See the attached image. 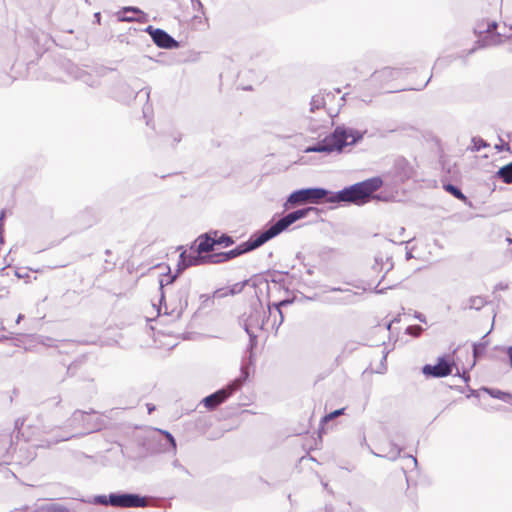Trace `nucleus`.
I'll return each instance as SVG.
<instances>
[{
    "label": "nucleus",
    "instance_id": "obj_1",
    "mask_svg": "<svg viewBox=\"0 0 512 512\" xmlns=\"http://www.w3.org/2000/svg\"><path fill=\"white\" fill-rule=\"evenodd\" d=\"M95 413L93 409L89 411L75 410L67 419L65 426L59 428L61 433L55 435V437L49 441V444H57L100 430L103 426V421L100 418L92 419L90 417Z\"/></svg>",
    "mask_w": 512,
    "mask_h": 512
},
{
    "label": "nucleus",
    "instance_id": "obj_2",
    "mask_svg": "<svg viewBox=\"0 0 512 512\" xmlns=\"http://www.w3.org/2000/svg\"><path fill=\"white\" fill-rule=\"evenodd\" d=\"M363 135L353 129L345 127H336L333 133L326 136L323 140L305 149L307 153H331L341 152L345 146L353 145L361 140Z\"/></svg>",
    "mask_w": 512,
    "mask_h": 512
},
{
    "label": "nucleus",
    "instance_id": "obj_3",
    "mask_svg": "<svg viewBox=\"0 0 512 512\" xmlns=\"http://www.w3.org/2000/svg\"><path fill=\"white\" fill-rule=\"evenodd\" d=\"M166 281L160 279L159 289L161 291L160 305L164 302L165 315L171 317V321H176L181 318L184 310L188 306V297L190 294V284L181 286L175 294L165 302L164 286Z\"/></svg>",
    "mask_w": 512,
    "mask_h": 512
},
{
    "label": "nucleus",
    "instance_id": "obj_4",
    "mask_svg": "<svg viewBox=\"0 0 512 512\" xmlns=\"http://www.w3.org/2000/svg\"><path fill=\"white\" fill-rule=\"evenodd\" d=\"M318 211V208L312 206L297 209L284 215L276 222L266 225L262 232L265 235L267 241H269L285 231L290 225L297 222L298 220L308 217L311 213L317 215Z\"/></svg>",
    "mask_w": 512,
    "mask_h": 512
},
{
    "label": "nucleus",
    "instance_id": "obj_5",
    "mask_svg": "<svg viewBox=\"0 0 512 512\" xmlns=\"http://www.w3.org/2000/svg\"><path fill=\"white\" fill-rule=\"evenodd\" d=\"M265 323V311L263 310L262 303L259 299L251 304L250 313L246 319L243 320V328L249 336L248 350L250 352L249 359L251 360L253 349L257 345V334L254 329H262Z\"/></svg>",
    "mask_w": 512,
    "mask_h": 512
},
{
    "label": "nucleus",
    "instance_id": "obj_6",
    "mask_svg": "<svg viewBox=\"0 0 512 512\" xmlns=\"http://www.w3.org/2000/svg\"><path fill=\"white\" fill-rule=\"evenodd\" d=\"M329 195V190L322 187H309L293 191L284 203L285 209L307 203L319 204L325 202V197Z\"/></svg>",
    "mask_w": 512,
    "mask_h": 512
},
{
    "label": "nucleus",
    "instance_id": "obj_7",
    "mask_svg": "<svg viewBox=\"0 0 512 512\" xmlns=\"http://www.w3.org/2000/svg\"><path fill=\"white\" fill-rule=\"evenodd\" d=\"M248 370L245 367H241V375L240 377L234 379L230 383H228L225 387L217 390L216 392L206 396L202 402L206 408L209 410L215 409L217 406L225 402L231 395H233L236 391H238L244 382L248 378Z\"/></svg>",
    "mask_w": 512,
    "mask_h": 512
},
{
    "label": "nucleus",
    "instance_id": "obj_8",
    "mask_svg": "<svg viewBox=\"0 0 512 512\" xmlns=\"http://www.w3.org/2000/svg\"><path fill=\"white\" fill-rule=\"evenodd\" d=\"M383 185V180L379 176L357 182L349 186L352 204L363 205L374 198V193Z\"/></svg>",
    "mask_w": 512,
    "mask_h": 512
},
{
    "label": "nucleus",
    "instance_id": "obj_9",
    "mask_svg": "<svg viewBox=\"0 0 512 512\" xmlns=\"http://www.w3.org/2000/svg\"><path fill=\"white\" fill-rule=\"evenodd\" d=\"M266 242H268V241H267L265 235L263 234L262 230L257 231L255 233H253L247 241L242 242L234 249H231L226 252H222L224 260L227 262L231 259L239 257L245 253H248L250 251H253V250L259 248Z\"/></svg>",
    "mask_w": 512,
    "mask_h": 512
},
{
    "label": "nucleus",
    "instance_id": "obj_10",
    "mask_svg": "<svg viewBox=\"0 0 512 512\" xmlns=\"http://www.w3.org/2000/svg\"><path fill=\"white\" fill-rule=\"evenodd\" d=\"M109 501L116 508H143L148 505L146 497L128 492L110 493Z\"/></svg>",
    "mask_w": 512,
    "mask_h": 512
},
{
    "label": "nucleus",
    "instance_id": "obj_11",
    "mask_svg": "<svg viewBox=\"0 0 512 512\" xmlns=\"http://www.w3.org/2000/svg\"><path fill=\"white\" fill-rule=\"evenodd\" d=\"M198 265H203V255H199V254H196V255H192V254H187L186 251H183L180 253L179 255V261H178V265H177V272L175 275L173 276H170L169 273L166 274L167 276V280H166V285H169L171 283H173L176 279V277L181 273L183 272L185 269L191 267V266H198ZM168 268V272H170V268Z\"/></svg>",
    "mask_w": 512,
    "mask_h": 512
},
{
    "label": "nucleus",
    "instance_id": "obj_12",
    "mask_svg": "<svg viewBox=\"0 0 512 512\" xmlns=\"http://www.w3.org/2000/svg\"><path fill=\"white\" fill-rule=\"evenodd\" d=\"M426 377L442 378L452 373V363L445 357H439L435 365L426 364L422 368Z\"/></svg>",
    "mask_w": 512,
    "mask_h": 512
},
{
    "label": "nucleus",
    "instance_id": "obj_13",
    "mask_svg": "<svg viewBox=\"0 0 512 512\" xmlns=\"http://www.w3.org/2000/svg\"><path fill=\"white\" fill-rule=\"evenodd\" d=\"M146 31L150 34L153 42L160 48L177 49L180 46L179 42L163 29L148 26Z\"/></svg>",
    "mask_w": 512,
    "mask_h": 512
},
{
    "label": "nucleus",
    "instance_id": "obj_14",
    "mask_svg": "<svg viewBox=\"0 0 512 512\" xmlns=\"http://www.w3.org/2000/svg\"><path fill=\"white\" fill-rule=\"evenodd\" d=\"M219 234L218 230H210L206 233L201 234L195 240L194 245L191 246V249L196 246L195 251L199 255H204V253H209L214 250L216 246V241L214 240V236Z\"/></svg>",
    "mask_w": 512,
    "mask_h": 512
},
{
    "label": "nucleus",
    "instance_id": "obj_15",
    "mask_svg": "<svg viewBox=\"0 0 512 512\" xmlns=\"http://www.w3.org/2000/svg\"><path fill=\"white\" fill-rule=\"evenodd\" d=\"M403 71L398 68L384 67L380 70L375 71L371 75V81L378 82L381 85L388 84L390 81L401 77Z\"/></svg>",
    "mask_w": 512,
    "mask_h": 512
},
{
    "label": "nucleus",
    "instance_id": "obj_16",
    "mask_svg": "<svg viewBox=\"0 0 512 512\" xmlns=\"http://www.w3.org/2000/svg\"><path fill=\"white\" fill-rule=\"evenodd\" d=\"M394 169L396 175L400 178V180L404 181L412 177L413 175V167L409 163L407 159L404 157H398L394 162Z\"/></svg>",
    "mask_w": 512,
    "mask_h": 512
},
{
    "label": "nucleus",
    "instance_id": "obj_17",
    "mask_svg": "<svg viewBox=\"0 0 512 512\" xmlns=\"http://www.w3.org/2000/svg\"><path fill=\"white\" fill-rule=\"evenodd\" d=\"M61 69L66 73L69 79L78 80L87 76L86 70L69 60L61 63Z\"/></svg>",
    "mask_w": 512,
    "mask_h": 512
},
{
    "label": "nucleus",
    "instance_id": "obj_18",
    "mask_svg": "<svg viewBox=\"0 0 512 512\" xmlns=\"http://www.w3.org/2000/svg\"><path fill=\"white\" fill-rule=\"evenodd\" d=\"M327 203H352L349 186L344 187L337 192L329 191V195L325 197Z\"/></svg>",
    "mask_w": 512,
    "mask_h": 512
},
{
    "label": "nucleus",
    "instance_id": "obj_19",
    "mask_svg": "<svg viewBox=\"0 0 512 512\" xmlns=\"http://www.w3.org/2000/svg\"><path fill=\"white\" fill-rule=\"evenodd\" d=\"M157 432L163 435L165 438V443L163 444L162 451L165 453H172L173 455H176L177 444L174 436L170 432L162 429H157Z\"/></svg>",
    "mask_w": 512,
    "mask_h": 512
},
{
    "label": "nucleus",
    "instance_id": "obj_20",
    "mask_svg": "<svg viewBox=\"0 0 512 512\" xmlns=\"http://www.w3.org/2000/svg\"><path fill=\"white\" fill-rule=\"evenodd\" d=\"M393 261L390 256H383L381 254L377 255L375 257V264L373 266V269L376 271H382L385 270V273H388L390 270L393 269Z\"/></svg>",
    "mask_w": 512,
    "mask_h": 512
},
{
    "label": "nucleus",
    "instance_id": "obj_21",
    "mask_svg": "<svg viewBox=\"0 0 512 512\" xmlns=\"http://www.w3.org/2000/svg\"><path fill=\"white\" fill-rule=\"evenodd\" d=\"M380 450L381 453H375V455L378 457L387 458L391 461L396 460L401 453V448L394 443H389V449L387 451L385 448H381Z\"/></svg>",
    "mask_w": 512,
    "mask_h": 512
},
{
    "label": "nucleus",
    "instance_id": "obj_22",
    "mask_svg": "<svg viewBox=\"0 0 512 512\" xmlns=\"http://www.w3.org/2000/svg\"><path fill=\"white\" fill-rule=\"evenodd\" d=\"M494 178L502 180L505 184L512 183V161L501 167L494 175Z\"/></svg>",
    "mask_w": 512,
    "mask_h": 512
},
{
    "label": "nucleus",
    "instance_id": "obj_23",
    "mask_svg": "<svg viewBox=\"0 0 512 512\" xmlns=\"http://www.w3.org/2000/svg\"><path fill=\"white\" fill-rule=\"evenodd\" d=\"M486 304H488V301L483 296H471L466 304L463 306V309H474V310H480L482 309Z\"/></svg>",
    "mask_w": 512,
    "mask_h": 512
},
{
    "label": "nucleus",
    "instance_id": "obj_24",
    "mask_svg": "<svg viewBox=\"0 0 512 512\" xmlns=\"http://www.w3.org/2000/svg\"><path fill=\"white\" fill-rule=\"evenodd\" d=\"M483 391L488 393L491 397L500 399L502 401L508 402L509 400H512V395L508 392H504L498 389L483 387Z\"/></svg>",
    "mask_w": 512,
    "mask_h": 512
},
{
    "label": "nucleus",
    "instance_id": "obj_25",
    "mask_svg": "<svg viewBox=\"0 0 512 512\" xmlns=\"http://www.w3.org/2000/svg\"><path fill=\"white\" fill-rule=\"evenodd\" d=\"M293 302V300H290V299H284V300H281L277 303H274L272 306H268V310H269V313H271V309L272 307L276 310V312L278 313L279 315V321L276 325V329H278V327L282 324L283 320H284V316H283V313H282V310L281 308L283 306H287L289 304H291Z\"/></svg>",
    "mask_w": 512,
    "mask_h": 512
},
{
    "label": "nucleus",
    "instance_id": "obj_26",
    "mask_svg": "<svg viewBox=\"0 0 512 512\" xmlns=\"http://www.w3.org/2000/svg\"><path fill=\"white\" fill-rule=\"evenodd\" d=\"M443 188L446 192L453 195L456 199L461 200L463 202L467 201V197L464 195V193L461 191V189L451 183H445L443 184Z\"/></svg>",
    "mask_w": 512,
    "mask_h": 512
},
{
    "label": "nucleus",
    "instance_id": "obj_27",
    "mask_svg": "<svg viewBox=\"0 0 512 512\" xmlns=\"http://www.w3.org/2000/svg\"><path fill=\"white\" fill-rule=\"evenodd\" d=\"M224 262L226 261L224 260L222 252L203 255V264H219Z\"/></svg>",
    "mask_w": 512,
    "mask_h": 512
},
{
    "label": "nucleus",
    "instance_id": "obj_28",
    "mask_svg": "<svg viewBox=\"0 0 512 512\" xmlns=\"http://www.w3.org/2000/svg\"><path fill=\"white\" fill-rule=\"evenodd\" d=\"M214 240L216 241V245H221L223 247H229L235 243L233 237L227 234H218L217 236H214Z\"/></svg>",
    "mask_w": 512,
    "mask_h": 512
},
{
    "label": "nucleus",
    "instance_id": "obj_29",
    "mask_svg": "<svg viewBox=\"0 0 512 512\" xmlns=\"http://www.w3.org/2000/svg\"><path fill=\"white\" fill-rule=\"evenodd\" d=\"M325 105L324 97L321 94H316L311 98L310 111L315 112Z\"/></svg>",
    "mask_w": 512,
    "mask_h": 512
},
{
    "label": "nucleus",
    "instance_id": "obj_30",
    "mask_svg": "<svg viewBox=\"0 0 512 512\" xmlns=\"http://www.w3.org/2000/svg\"><path fill=\"white\" fill-rule=\"evenodd\" d=\"M192 24L195 27L199 28L208 26V18L206 17L205 12H203V14L198 13L194 15L192 19Z\"/></svg>",
    "mask_w": 512,
    "mask_h": 512
},
{
    "label": "nucleus",
    "instance_id": "obj_31",
    "mask_svg": "<svg viewBox=\"0 0 512 512\" xmlns=\"http://www.w3.org/2000/svg\"><path fill=\"white\" fill-rule=\"evenodd\" d=\"M483 42L485 45H499L501 40V34L493 33L484 37Z\"/></svg>",
    "mask_w": 512,
    "mask_h": 512
},
{
    "label": "nucleus",
    "instance_id": "obj_32",
    "mask_svg": "<svg viewBox=\"0 0 512 512\" xmlns=\"http://www.w3.org/2000/svg\"><path fill=\"white\" fill-rule=\"evenodd\" d=\"M110 494L109 495H96L94 496L92 503L96 505H104V506H111V502L109 501Z\"/></svg>",
    "mask_w": 512,
    "mask_h": 512
},
{
    "label": "nucleus",
    "instance_id": "obj_33",
    "mask_svg": "<svg viewBox=\"0 0 512 512\" xmlns=\"http://www.w3.org/2000/svg\"><path fill=\"white\" fill-rule=\"evenodd\" d=\"M37 341L38 343H40L41 345L43 346H46V347H56V340L51 338V337H48V336H37Z\"/></svg>",
    "mask_w": 512,
    "mask_h": 512
},
{
    "label": "nucleus",
    "instance_id": "obj_34",
    "mask_svg": "<svg viewBox=\"0 0 512 512\" xmlns=\"http://www.w3.org/2000/svg\"><path fill=\"white\" fill-rule=\"evenodd\" d=\"M487 346V342L474 343L473 344V357L475 359L479 358L485 351Z\"/></svg>",
    "mask_w": 512,
    "mask_h": 512
},
{
    "label": "nucleus",
    "instance_id": "obj_35",
    "mask_svg": "<svg viewBox=\"0 0 512 512\" xmlns=\"http://www.w3.org/2000/svg\"><path fill=\"white\" fill-rule=\"evenodd\" d=\"M79 80L83 81L90 87H97L100 83L99 79L96 76H93L88 72L86 77L80 78Z\"/></svg>",
    "mask_w": 512,
    "mask_h": 512
},
{
    "label": "nucleus",
    "instance_id": "obj_36",
    "mask_svg": "<svg viewBox=\"0 0 512 512\" xmlns=\"http://www.w3.org/2000/svg\"><path fill=\"white\" fill-rule=\"evenodd\" d=\"M423 328L420 325H410L406 328L405 333L414 337L420 336Z\"/></svg>",
    "mask_w": 512,
    "mask_h": 512
},
{
    "label": "nucleus",
    "instance_id": "obj_37",
    "mask_svg": "<svg viewBox=\"0 0 512 512\" xmlns=\"http://www.w3.org/2000/svg\"><path fill=\"white\" fill-rule=\"evenodd\" d=\"M344 408H341V409H337L327 415H325L323 418H322V422H328L330 420H333L335 419L336 417L342 415L344 413Z\"/></svg>",
    "mask_w": 512,
    "mask_h": 512
},
{
    "label": "nucleus",
    "instance_id": "obj_38",
    "mask_svg": "<svg viewBox=\"0 0 512 512\" xmlns=\"http://www.w3.org/2000/svg\"><path fill=\"white\" fill-rule=\"evenodd\" d=\"M497 26H498V24L495 21L488 22L487 23V27L485 29V32H487L488 35L493 34V32L496 30ZM475 31L478 32V33L484 32V30H482L480 28L478 30H475Z\"/></svg>",
    "mask_w": 512,
    "mask_h": 512
},
{
    "label": "nucleus",
    "instance_id": "obj_39",
    "mask_svg": "<svg viewBox=\"0 0 512 512\" xmlns=\"http://www.w3.org/2000/svg\"><path fill=\"white\" fill-rule=\"evenodd\" d=\"M191 3L193 10L197 13L203 14V12H205L204 6L200 0H191Z\"/></svg>",
    "mask_w": 512,
    "mask_h": 512
},
{
    "label": "nucleus",
    "instance_id": "obj_40",
    "mask_svg": "<svg viewBox=\"0 0 512 512\" xmlns=\"http://www.w3.org/2000/svg\"><path fill=\"white\" fill-rule=\"evenodd\" d=\"M473 143L476 151L487 146V143L482 138H473Z\"/></svg>",
    "mask_w": 512,
    "mask_h": 512
},
{
    "label": "nucleus",
    "instance_id": "obj_41",
    "mask_svg": "<svg viewBox=\"0 0 512 512\" xmlns=\"http://www.w3.org/2000/svg\"><path fill=\"white\" fill-rule=\"evenodd\" d=\"M4 217H5V211H1L0 212V244H3V242H4V237H3V232H4L3 220H4Z\"/></svg>",
    "mask_w": 512,
    "mask_h": 512
},
{
    "label": "nucleus",
    "instance_id": "obj_42",
    "mask_svg": "<svg viewBox=\"0 0 512 512\" xmlns=\"http://www.w3.org/2000/svg\"><path fill=\"white\" fill-rule=\"evenodd\" d=\"M128 12H132L134 14H140L143 16V12L137 8V7H125L123 8V13H128Z\"/></svg>",
    "mask_w": 512,
    "mask_h": 512
},
{
    "label": "nucleus",
    "instance_id": "obj_43",
    "mask_svg": "<svg viewBox=\"0 0 512 512\" xmlns=\"http://www.w3.org/2000/svg\"><path fill=\"white\" fill-rule=\"evenodd\" d=\"M495 148L497 150H499V151H503V150L509 151L510 150L509 144L508 143H504V142H502L499 145H496Z\"/></svg>",
    "mask_w": 512,
    "mask_h": 512
},
{
    "label": "nucleus",
    "instance_id": "obj_44",
    "mask_svg": "<svg viewBox=\"0 0 512 512\" xmlns=\"http://www.w3.org/2000/svg\"><path fill=\"white\" fill-rule=\"evenodd\" d=\"M172 465H173L174 468H177V469H180V470H182L184 472H187L186 468L183 465H181V463L177 459H175L172 462Z\"/></svg>",
    "mask_w": 512,
    "mask_h": 512
},
{
    "label": "nucleus",
    "instance_id": "obj_45",
    "mask_svg": "<svg viewBox=\"0 0 512 512\" xmlns=\"http://www.w3.org/2000/svg\"><path fill=\"white\" fill-rule=\"evenodd\" d=\"M414 317L422 323H426V317L420 312H415Z\"/></svg>",
    "mask_w": 512,
    "mask_h": 512
},
{
    "label": "nucleus",
    "instance_id": "obj_46",
    "mask_svg": "<svg viewBox=\"0 0 512 512\" xmlns=\"http://www.w3.org/2000/svg\"><path fill=\"white\" fill-rule=\"evenodd\" d=\"M120 20L121 21L132 22V21H139L140 19L139 18H135V17L122 16V17H120Z\"/></svg>",
    "mask_w": 512,
    "mask_h": 512
},
{
    "label": "nucleus",
    "instance_id": "obj_47",
    "mask_svg": "<svg viewBox=\"0 0 512 512\" xmlns=\"http://www.w3.org/2000/svg\"><path fill=\"white\" fill-rule=\"evenodd\" d=\"M506 352H507L508 357H509V364L512 367V346L506 348Z\"/></svg>",
    "mask_w": 512,
    "mask_h": 512
},
{
    "label": "nucleus",
    "instance_id": "obj_48",
    "mask_svg": "<svg viewBox=\"0 0 512 512\" xmlns=\"http://www.w3.org/2000/svg\"><path fill=\"white\" fill-rule=\"evenodd\" d=\"M51 512H69V510L63 507H55L51 510Z\"/></svg>",
    "mask_w": 512,
    "mask_h": 512
},
{
    "label": "nucleus",
    "instance_id": "obj_49",
    "mask_svg": "<svg viewBox=\"0 0 512 512\" xmlns=\"http://www.w3.org/2000/svg\"><path fill=\"white\" fill-rule=\"evenodd\" d=\"M148 413L151 414L155 410V406L152 404H147Z\"/></svg>",
    "mask_w": 512,
    "mask_h": 512
},
{
    "label": "nucleus",
    "instance_id": "obj_50",
    "mask_svg": "<svg viewBox=\"0 0 512 512\" xmlns=\"http://www.w3.org/2000/svg\"><path fill=\"white\" fill-rule=\"evenodd\" d=\"M327 291L336 292V291H342V289L339 287H332V288H329Z\"/></svg>",
    "mask_w": 512,
    "mask_h": 512
},
{
    "label": "nucleus",
    "instance_id": "obj_51",
    "mask_svg": "<svg viewBox=\"0 0 512 512\" xmlns=\"http://www.w3.org/2000/svg\"><path fill=\"white\" fill-rule=\"evenodd\" d=\"M411 258H413L412 252L411 251L406 252V259L409 260Z\"/></svg>",
    "mask_w": 512,
    "mask_h": 512
},
{
    "label": "nucleus",
    "instance_id": "obj_52",
    "mask_svg": "<svg viewBox=\"0 0 512 512\" xmlns=\"http://www.w3.org/2000/svg\"><path fill=\"white\" fill-rule=\"evenodd\" d=\"M24 318V315L23 314H19L17 319H16V323H20V321Z\"/></svg>",
    "mask_w": 512,
    "mask_h": 512
},
{
    "label": "nucleus",
    "instance_id": "obj_53",
    "mask_svg": "<svg viewBox=\"0 0 512 512\" xmlns=\"http://www.w3.org/2000/svg\"><path fill=\"white\" fill-rule=\"evenodd\" d=\"M396 321H398V319H397V318H395L393 321H390V322L387 324L386 328H387L388 330H390L392 323H393V322H396Z\"/></svg>",
    "mask_w": 512,
    "mask_h": 512
},
{
    "label": "nucleus",
    "instance_id": "obj_54",
    "mask_svg": "<svg viewBox=\"0 0 512 512\" xmlns=\"http://www.w3.org/2000/svg\"><path fill=\"white\" fill-rule=\"evenodd\" d=\"M387 289H388V288H381V289H377V290H376V293H378V294H382V293H384V291H385V290H387Z\"/></svg>",
    "mask_w": 512,
    "mask_h": 512
},
{
    "label": "nucleus",
    "instance_id": "obj_55",
    "mask_svg": "<svg viewBox=\"0 0 512 512\" xmlns=\"http://www.w3.org/2000/svg\"><path fill=\"white\" fill-rule=\"evenodd\" d=\"M281 281H282V279H278V277L272 278V282H274V283H279Z\"/></svg>",
    "mask_w": 512,
    "mask_h": 512
},
{
    "label": "nucleus",
    "instance_id": "obj_56",
    "mask_svg": "<svg viewBox=\"0 0 512 512\" xmlns=\"http://www.w3.org/2000/svg\"><path fill=\"white\" fill-rule=\"evenodd\" d=\"M408 458H410L414 462L415 465L417 464V460L415 457H413L412 455H408Z\"/></svg>",
    "mask_w": 512,
    "mask_h": 512
},
{
    "label": "nucleus",
    "instance_id": "obj_57",
    "mask_svg": "<svg viewBox=\"0 0 512 512\" xmlns=\"http://www.w3.org/2000/svg\"><path fill=\"white\" fill-rule=\"evenodd\" d=\"M7 339H9V337H8V336H6V335H2V336H0V342H1V341H4V340H7Z\"/></svg>",
    "mask_w": 512,
    "mask_h": 512
},
{
    "label": "nucleus",
    "instance_id": "obj_58",
    "mask_svg": "<svg viewBox=\"0 0 512 512\" xmlns=\"http://www.w3.org/2000/svg\"><path fill=\"white\" fill-rule=\"evenodd\" d=\"M463 379L465 382H467L469 380V376H466L465 373L463 374Z\"/></svg>",
    "mask_w": 512,
    "mask_h": 512
},
{
    "label": "nucleus",
    "instance_id": "obj_59",
    "mask_svg": "<svg viewBox=\"0 0 512 512\" xmlns=\"http://www.w3.org/2000/svg\"><path fill=\"white\" fill-rule=\"evenodd\" d=\"M95 19H97L98 21L100 20V13L95 14Z\"/></svg>",
    "mask_w": 512,
    "mask_h": 512
},
{
    "label": "nucleus",
    "instance_id": "obj_60",
    "mask_svg": "<svg viewBox=\"0 0 512 512\" xmlns=\"http://www.w3.org/2000/svg\"><path fill=\"white\" fill-rule=\"evenodd\" d=\"M122 88H123V89H125V90H129V86H128V85H126V84H123V85H122Z\"/></svg>",
    "mask_w": 512,
    "mask_h": 512
},
{
    "label": "nucleus",
    "instance_id": "obj_61",
    "mask_svg": "<svg viewBox=\"0 0 512 512\" xmlns=\"http://www.w3.org/2000/svg\"><path fill=\"white\" fill-rule=\"evenodd\" d=\"M503 288H504V287H503L501 284H499V285H497V286H496V289H503Z\"/></svg>",
    "mask_w": 512,
    "mask_h": 512
},
{
    "label": "nucleus",
    "instance_id": "obj_62",
    "mask_svg": "<svg viewBox=\"0 0 512 512\" xmlns=\"http://www.w3.org/2000/svg\"><path fill=\"white\" fill-rule=\"evenodd\" d=\"M15 346L20 347V342L15 343Z\"/></svg>",
    "mask_w": 512,
    "mask_h": 512
},
{
    "label": "nucleus",
    "instance_id": "obj_63",
    "mask_svg": "<svg viewBox=\"0 0 512 512\" xmlns=\"http://www.w3.org/2000/svg\"><path fill=\"white\" fill-rule=\"evenodd\" d=\"M430 79L427 80V82H425L424 86L425 87L426 85H428V82H429Z\"/></svg>",
    "mask_w": 512,
    "mask_h": 512
}]
</instances>
